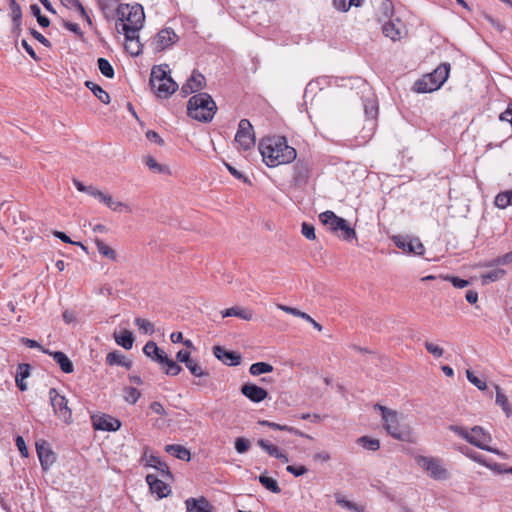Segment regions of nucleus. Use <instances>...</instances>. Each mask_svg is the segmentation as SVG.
I'll use <instances>...</instances> for the list:
<instances>
[{
    "label": "nucleus",
    "instance_id": "1",
    "mask_svg": "<svg viewBox=\"0 0 512 512\" xmlns=\"http://www.w3.org/2000/svg\"><path fill=\"white\" fill-rule=\"evenodd\" d=\"M259 152L268 167L289 164L297 157L296 149L288 145L284 136L264 137L259 142Z\"/></svg>",
    "mask_w": 512,
    "mask_h": 512
},
{
    "label": "nucleus",
    "instance_id": "2",
    "mask_svg": "<svg viewBox=\"0 0 512 512\" xmlns=\"http://www.w3.org/2000/svg\"><path fill=\"white\" fill-rule=\"evenodd\" d=\"M116 29L123 32L124 36L131 37L139 32L145 21L143 7L140 4H119L116 7Z\"/></svg>",
    "mask_w": 512,
    "mask_h": 512
},
{
    "label": "nucleus",
    "instance_id": "3",
    "mask_svg": "<svg viewBox=\"0 0 512 512\" xmlns=\"http://www.w3.org/2000/svg\"><path fill=\"white\" fill-rule=\"evenodd\" d=\"M216 110L215 101L206 92L193 95L187 103L188 116L204 123L212 121Z\"/></svg>",
    "mask_w": 512,
    "mask_h": 512
},
{
    "label": "nucleus",
    "instance_id": "4",
    "mask_svg": "<svg viewBox=\"0 0 512 512\" xmlns=\"http://www.w3.org/2000/svg\"><path fill=\"white\" fill-rule=\"evenodd\" d=\"M450 64L442 63L433 72L424 75L414 84L417 93H430L438 90L447 80L450 72Z\"/></svg>",
    "mask_w": 512,
    "mask_h": 512
},
{
    "label": "nucleus",
    "instance_id": "5",
    "mask_svg": "<svg viewBox=\"0 0 512 512\" xmlns=\"http://www.w3.org/2000/svg\"><path fill=\"white\" fill-rule=\"evenodd\" d=\"M320 222L326 226L331 232L337 234L345 241L356 239V231L348 222L337 216L333 211L327 210L319 214Z\"/></svg>",
    "mask_w": 512,
    "mask_h": 512
},
{
    "label": "nucleus",
    "instance_id": "6",
    "mask_svg": "<svg viewBox=\"0 0 512 512\" xmlns=\"http://www.w3.org/2000/svg\"><path fill=\"white\" fill-rule=\"evenodd\" d=\"M374 409L381 412L383 427L390 436L402 441L408 439L409 432L399 424L397 411L380 404H375Z\"/></svg>",
    "mask_w": 512,
    "mask_h": 512
},
{
    "label": "nucleus",
    "instance_id": "7",
    "mask_svg": "<svg viewBox=\"0 0 512 512\" xmlns=\"http://www.w3.org/2000/svg\"><path fill=\"white\" fill-rule=\"evenodd\" d=\"M415 461L434 480H446L450 476L440 458L418 455Z\"/></svg>",
    "mask_w": 512,
    "mask_h": 512
},
{
    "label": "nucleus",
    "instance_id": "8",
    "mask_svg": "<svg viewBox=\"0 0 512 512\" xmlns=\"http://www.w3.org/2000/svg\"><path fill=\"white\" fill-rule=\"evenodd\" d=\"M235 142L239 147L248 151L255 146V133L251 122L248 119H241L238 124V130L235 135Z\"/></svg>",
    "mask_w": 512,
    "mask_h": 512
},
{
    "label": "nucleus",
    "instance_id": "9",
    "mask_svg": "<svg viewBox=\"0 0 512 512\" xmlns=\"http://www.w3.org/2000/svg\"><path fill=\"white\" fill-rule=\"evenodd\" d=\"M49 399L54 413L63 421L69 422L72 416L71 409L68 407V400L60 395L55 388H50Z\"/></svg>",
    "mask_w": 512,
    "mask_h": 512
},
{
    "label": "nucleus",
    "instance_id": "10",
    "mask_svg": "<svg viewBox=\"0 0 512 512\" xmlns=\"http://www.w3.org/2000/svg\"><path fill=\"white\" fill-rule=\"evenodd\" d=\"M470 439L471 440L468 441L469 444L491 453L500 454V452L497 449L492 448L488 445L492 441V436L483 427L478 425L472 427Z\"/></svg>",
    "mask_w": 512,
    "mask_h": 512
},
{
    "label": "nucleus",
    "instance_id": "11",
    "mask_svg": "<svg viewBox=\"0 0 512 512\" xmlns=\"http://www.w3.org/2000/svg\"><path fill=\"white\" fill-rule=\"evenodd\" d=\"M393 241L404 253L420 256L425 252L424 245L419 238L398 235L393 237Z\"/></svg>",
    "mask_w": 512,
    "mask_h": 512
},
{
    "label": "nucleus",
    "instance_id": "12",
    "mask_svg": "<svg viewBox=\"0 0 512 512\" xmlns=\"http://www.w3.org/2000/svg\"><path fill=\"white\" fill-rule=\"evenodd\" d=\"M179 37L172 28L160 30L153 40L154 49L158 52L163 51L178 41Z\"/></svg>",
    "mask_w": 512,
    "mask_h": 512
},
{
    "label": "nucleus",
    "instance_id": "13",
    "mask_svg": "<svg viewBox=\"0 0 512 512\" xmlns=\"http://www.w3.org/2000/svg\"><path fill=\"white\" fill-rule=\"evenodd\" d=\"M91 420L95 430L117 431L121 427V422L118 419L107 414L93 415Z\"/></svg>",
    "mask_w": 512,
    "mask_h": 512
},
{
    "label": "nucleus",
    "instance_id": "14",
    "mask_svg": "<svg viewBox=\"0 0 512 512\" xmlns=\"http://www.w3.org/2000/svg\"><path fill=\"white\" fill-rule=\"evenodd\" d=\"M214 356L227 366H237L241 363V355L238 352L225 349L223 346L213 347Z\"/></svg>",
    "mask_w": 512,
    "mask_h": 512
},
{
    "label": "nucleus",
    "instance_id": "15",
    "mask_svg": "<svg viewBox=\"0 0 512 512\" xmlns=\"http://www.w3.org/2000/svg\"><path fill=\"white\" fill-rule=\"evenodd\" d=\"M205 85V77L201 73L193 71L191 77L181 87V94L183 97H186L193 92L200 91Z\"/></svg>",
    "mask_w": 512,
    "mask_h": 512
},
{
    "label": "nucleus",
    "instance_id": "16",
    "mask_svg": "<svg viewBox=\"0 0 512 512\" xmlns=\"http://www.w3.org/2000/svg\"><path fill=\"white\" fill-rule=\"evenodd\" d=\"M241 393L250 401L259 403L268 396L267 391L253 383H245L241 386Z\"/></svg>",
    "mask_w": 512,
    "mask_h": 512
},
{
    "label": "nucleus",
    "instance_id": "17",
    "mask_svg": "<svg viewBox=\"0 0 512 512\" xmlns=\"http://www.w3.org/2000/svg\"><path fill=\"white\" fill-rule=\"evenodd\" d=\"M146 481L153 493H156L159 498L167 497L171 493V488L164 481L157 478V476L148 474Z\"/></svg>",
    "mask_w": 512,
    "mask_h": 512
},
{
    "label": "nucleus",
    "instance_id": "18",
    "mask_svg": "<svg viewBox=\"0 0 512 512\" xmlns=\"http://www.w3.org/2000/svg\"><path fill=\"white\" fill-rule=\"evenodd\" d=\"M293 180L295 185H303L307 182L310 175V165L304 160H298L294 165Z\"/></svg>",
    "mask_w": 512,
    "mask_h": 512
},
{
    "label": "nucleus",
    "instance_id": "19",
    "mask_svg": "<svg viewBox=\"0 0 512 512\" xmlns=\"http://www.w3.org/2000/svg\"><path fill=\"white\" fill-rule=\"evenodd\" d=\"M159 98H168L178 89V84L172 79L160 81L155 86H151Z\"/></svg>",
    "mask_w": 512,
    "mask_h": 512
},
{
    "label": "nucleus",
    "instance_id": "20",
    "mask_svg": "<svg viewBox=\"0 0 512 512\" xmlns=\"http://www.w3.org/2000/svg\"><path fill=\"white\" fill-rule=\"evenodd\" d=\"M42 352L52 356L53 360L59 365V367L61 368V370L64 373L69 374V373L73 372V370H74L73 363L65 353H63L61 351L51 352L46 349H42Z\"/></svg>",
    "mask_w": 512,
    "mask_h": 512
},
{
    "label": "nucleus",
    "instance_id": "21",
    "mask_svg": "<svg viewBox=\"0 0 512 512\" xmlns=\"http://www.w3.org/2000/svg\"><path fill=\"white\" fill-rule=\"evenodd\" d=\"M382 31L386 37L396 41L402 36L403 24L399 19L395 21L389 19V21L383 25Z\"/></svg>",
    "mask_w": 512,
    "mask_h": 512
},
{
    "label": "nucleus",
    "instance_id": "22",
    "mask_svg": "<svg viewBox=\"0 0 512 512\" xmlns=\"http://www.w3.org/2000/svg\"><path fill=\"white\" fill-rule=\"evenodd\" d=\"M31 366L27 363H21L17 367L15 381L20 391H26L28 389L25 379L30 376Z\"/></svg>",
    "mask_w": 512,
    "mask_h": 512
},
{
    "label": "nucleus",
    "instance_id": "23",
    "mask_svg": "<svg viewBox=\"0 0 512 512\" xmlns=\"http://www.w3.org/2000/svg\"><path fill=\"white\" fill-rule=\"evenodd\" d=\"M187 512H212L209 509V502L206 498H188L185 501Z\"/></svg>",
    "mask_w": 512,
    "mask_h": 512
},
{
    "label": "nucleus",
    "instance_id": "24",
    "mask_svg": "<svg viewBox=\"0 0 512 512\" xmlns=\"http://www.w3.org/2000/svg\"><path fill=\"white\" fill-rule=\"evenodd\" d=\"M106 363L110 366L119 365L127 369L132 367V361L126 359L125 356L118 350L109 352L106 356Z\"/></svg>",
    "mask_w": 512,
    "mask_h": 512
},
{
    "label": "nucleus",
    "instance_id": "25",
    "mask_svg": "<svg viewBox=\"0 0 512 512\" xmlns=\"http://www.w3.org/2000/svg\"><path fill=\"white\" fill-rule=\"evenodd\" d=\"M165 451L168 454L182 461H190L191 459L190 451L186 447L179 444L166 445Z\"/></svg>",
    "mask_w": 512,
    "mask_h": 512
},
{
    "label": "nucleus",
    "instance_id": "26",
    "mask_svg": "<svg viewBox=\"0 0 512 512\" xmlns=\"http://www.w3.org/2000/svg\"><path fill=\"white\" fill-rule=\"evenodd\" d=\"M147 465L160 471L161 475L166 479L173 478V475L170 472L168 465L165 462L161 461V459L158 456L150 455L147 458Z\"/></svg>",
    "mask_w": 512,
    "mask_h": 512
},
{
    "label": "nucleus",
    "instance_id": "27",
    "mask_svg": "<svg viewBox=\"0 0 512 512\" xmlns=\"http://www.w3.org/2000/svg\"><path fill=\"white\" fill-rule=\"evenodd\" d=\"M36 450L43 470L49 469L55 461L54 453L50 449L38 444L36 445Z\"/></svg>",
    "mask_w": 512,
    "mask_h": 512
},
{
    "label": "nucleus",
    "instance_id": "28",
    "mask_svg": "<svg viewBox=\"0 0 512 512\" xmlns=\"http://www.w3.org/2000/svg\"><path fill=\"white\" fill-rule=\"evenodd\" d=\"M125 37V49L132 56H138L142 53V44L139 40V32L134 33L131 37Z\"/></svg>",
    "mask_w": 512,
    "mask_h": 512
},
{
    "label": "nucleus",
    "instance_id": "29",
    "mask_svg": "<svg viewBox=\"0 0 512 512\" xmlns=\"http://www.w3.org/2000/svg\"><path fill=\"white\" fill-rule=\"evenodd\" d=\"M115 342L126 350H130L134 343L133 333L129 330H123L119 334L114 333Z\"/></svg>",
    "mask_w": 512,
    "mask_h": 512
},
{
    "label": "nucleus",
    "instance_id": "30",
    "mask_svg": "<svg viewBox=\"0 0 512 512\" xmlns=\"http://www.w3.org/2000/svg\"><path fill=\"white\" fill-rule=\"evenodd\" d=\"M167 65L155 66L151 70L149 83L151 86H155L160 81H166V79L172 78L168 75L166 70Z\"/></svg>",
    "mask_w": 512,
    "mask_h": 512
},
{
    "label": "nucleus",
    "instance_id": "31",
    "mask_svg": "<svg viewBox=\"0 0 512 512\" xmlns=\"http://www.w3.org/2000/svg\"><path fill=\"white\" fill-rule=\"evenodd\" d=\"M221 313H222L223 318L235 316V317H239L243 320L250 321L253 317V313L250 310L243 309L238 306H234V307L225 309Z\"/></svg>",
    "mask_w": 512,
    "mask_h": 512
},
{
    "label": "nucleus",
    "instance_id": "32",
    "mask_svg": "<svg viewBox=\"0 0 512 512\" xmlns=\"http://www.w3.org/2000/svg\"><path fill=\"white\" fill-rule=\"evenodd\" d=\"M143 353L151 358L153 361H156L159 363L160 358H164L166 355L163 351L159 349L157 344L154 341H148L145 346L143 347Z\"/></svg>",
    "mask_w": 512,
    "mask_h": 512
},
{
    "label": "nucleus",
    "instance_id": "33",
    "mask_svg": "<svg viewBox=\"0 0 512 512\" xmlns=\"http://www.w3.org/2000/svg\"><path fill=\"white\" fill-rule=\"evenodd\" d=\"M85 86L97 97L103 104L110 103L109 94L98 84L92 81H86Z\"/></svg>",
    "mask_w": 512,
    "mask_h": 512
},
{
    "label": "nucleus",
    "instance_id": "34",
    "mask_svg": "<svg viewBox=\"0 0 512 512\" xmlns=\"http://www.w3.org/2000/svg\"><path fill=\"white\" fill-rule=\"evenodd\" d=\"M61 2L65 7L69 9H76L79 12L81 18L84 19L88 23V25H92V20L90 16L88 15L84 6L79 0H61Z\"/></svg>",
    "mask_w": 512,
    "mask_h": 512
},
{
    "label": "nucleus",
    "instance_id": "35",
    "mask_svg": "<svg viewBox=\"0 0 512 512\" xmlns=\"http://www.w3.org/2000/svg\"><path fill=\"white\" fill-rule=\"evenodd\" d=\"M495 389H496V399H495L496 404L502 408V410L504 411V413L506 414L507 417H510V415L512 414V407L508 401V398L502 392L501 388L498 385L495 386Z\"/></svg>",
    "mask_w": 512,
    "mask_h": 512
},
{
    "label": "nucleus",
    "instance_id": "36",
    "mask_svg": "<svg viewBox=\"0 0 512 512\" xmlns=\"http://www.w3.org/2000/svg\"><path fill=\"white\" fill-rule=\"evenodd\" d=\"M9 8H10V17L12 19V22L15 26V28H19L22 24V10L20 5L17 3L16 0H10L9 1Z\"/></svg>",
    "mask_w": 512,
    "mask_h": 512
},
{
    "label": "nucleus",
    "instance_id": "37",
    "mask_svg": "<svg viewBox=\"0 0 512 512\" xmlns=\"http://www.w3.org/2000/svg\"><path fill=\"white\" fill-rule=\"evenodd\" d=\"M159 364L165 365V373L170 376H176L182 371V367L167 355L159 359Z\"/></svg>",
    "mask_w": 512,
    "mask_h": 512
},
{
    "label": "nucleus",
    "instance_id": "38",
    "mask_svg": "<svg viewBox=\"0 0 512 512\" xmlns=\"http://www.w3.org/2000/svg\"><path fill=\"white\" fill-rule=\"evenodd\" d=\"M101 203L105 204L108 208H110L113 211L120 212V211H122V209H125L128 212L131 211L130 208L125 203L120 202V201H115L112 198V196L109 194H104V196L101 200Z\"/></svg>",
    "mask_w": 512,
    "mask_h": 512
},
{
    "label": "nucleus",
    "instance_id": "39",
    "mask_svg": "<svg viewBox=\"0 0 512 512\" xmlns=\"http://www.w3.org/2000/svg\"><path fill=\"white\" fill-rule=\"evenodd\" d=\"M95 245L97 247L98 252L103 255L104 257L116 261L117 260V254L114 249L106 245L101 239L96 238L95 239Z\"/></svg>",
    "mask_w": 512,
    "mask_h": 512
},
{
    "label": "nucleus",
    "instance_id": "40",
    "mask_svg": "<svg viewBox=\"0 0 512 512\" xmlns=\"http://www.w3.org/2000/svg\"><path fill=\"white\" fill-rule=\"evenodd\" d=\"M494 203L498 208L501 209H505L506 207L512 205V190L498 193L495 197Z\"/></svg>",
    "mask_w": 512,
    "mask_h": 512
},
{
    "label": "nucleus",
    "instance_id": "41",
    "mask_svg": "<svg viewBox=\"0 0 512 512\" xmlns=\"http://www.w3.org/2000/svg\"><path fill=\"white\" fill-rule=\"evenodd\" d=\"M273 369V366L269 363L256 362L250 366L249 372L253 376H259L261 374L270 373L273 371Z\"/></svg>",
    "mask_w": 512,
    "mask_h": 512
},
{
    "label": "nucleus",
    "instance_id": "42",
    "mask_svg": "<svg viewBox=\"0 0 512 512\" xmlns=\"http://www.w3.org/2000/svg\"><path fill=\"white\" fill-rule=\"evenodd\" d=\"M506 274V271L504 269H494L492 271H489L487 273H484L481 275V280L483 284H488L490 282H495L501 278H503Z\"/></svg>",
    "mask_w": 512,
    "mask_h": 512
},
{
    "label": "nucleus",
    "instance_id": "43",
    "mask_svg": "<svg viewBox=\"0 0 512 512\" xmlns=\"http://www.w3.org/2000/svg\"><path fill=\"white\" fill-rule=\"evenodd\" d=\"M357 443L363 448L370 451H377L380 448V442L378 439L371 438L369 436H362L357 439Z\"/></svg>",
    "mask_w": 512,
    "mask_h": 512
},
{
    "label": "nucleus",
    "instance_id": "44",
    "mask_svg": "<svg viewBox=\"0 0 512 512\" xmlns=\"http://www.w3.org/2000/svg\"><path fill=\"white\" fill-rule=\"evenodd\" d=\"M259 482L262 484L263 487H265L267 490L273 493L278 494L281 492V488L279 487L277 481L272 477L261 475L259 476Z\"/></svg>",
    "mask_w": 512,
    "mask_h": 512
},
{
    "label": "nucleus",
    "instance_id": "45",
    "mask_svg": "<svg viewBox=\"0 0 512 512\" xmlns=\"http://www.w3.org/2000/svg\"><path fill=\"white\" fill-rule=\"evenodd\" d=\"M98 69L107 78L112 79L115 75V71L110 62L105 58H98L97 60Z\"/></svg>",
    "mask_w": 512,
    "mask_h": 512
},
{
    "label": "nucleus",
    "instance_id": "46",
    "mask_svg": "<svg viewBox=\"0 0 512 512\" xmlns=\"http://www.w3.org/2000/svg\"><path fill=\"white\" fill-rule=\"evenodd\" d=\"M380 18L379 20L391 19L394 15V5L391 0H383L380 5Z\"/></svg>",
    "mask_w": 512,
    "mask_h": 512
},
{
    "label": "nucleus",
    "instance_id": "47",
    "mask_svg": "<svg viewBox=\"0 0 512 512\" xmlns=\"http://www.w3.org/2000/svg\"><path fill=\"white\" fill-rule=\"evenodd\" d=\"M460 452L465 454L467 457L472 459L473 461L482 464L484 466L490 467V465L485 461L484 457L477 453L476 451L468 448L467 446H463L459 448Z\"/></svg>",
    "mask_w": 512,
    "mask_h": 512
},
{
    "label": "nucleus",
    "instance_id": "48",
    "mask_svg": "<svg viewBox=\"0 0 512 512\" xmlns=\"http://www.w3.org/2000/svg\"><path fill=\"white\" fill-rule=\"evenodd\" d=\"M185 366L195 377H207L209 375L193 358Z\"/></svg>",
    "mask_w": 512,
    "mask_h": 512
},
{
    "label": "nucleus",
    "instance_id": "49",
    "mask_svg": "<svg viewBox=\"0 0 512 512\" xmlns=\"http://www.w3.org/2000/svg\"><path fill=\"white\" fill-rule=\"evenodd\" d=\"M512 263V251L502 255L498 256L484 264L485 267H494L499 265H508Z\"/></svg>",
    "mask_w": 512,
    "mask_h": 512
},
{
    "label": "nucleus",
    "instance_id": "50",
    "mask_svg": "<svg viewBox=\"0 0 512 512\" xmlns=\"http://www.w3.org/2000/svg\"><path fill=\"white\" fill-rule=\"evenodd\" d=\"M30 10L32 15L36 17L37 22L41 27L46 28L50 25V20L46 16L42 15L41 9L37 4H32L30 6Z\"/></svg>",
    "mask_w": 512,
    "mask_h": 512
},
{
    "label": "nucleus",
    "instance_id": "51",
    "mask_svg": "<svg viewBox=\"0 0 512 512\" xmlns=\"http://www.w3.org/2000/svg\"><path fill=\"white\" fill-rule=\"evenodd\" d=\"M364 112L369 120L376 119L378 115V106L374 100H366L364 102Z\"/></svg>",
    "mask_w": 512,
    "mask_h": 512
},
{
    "label": "nucleus",
    "instance_id": "52",
    "mask_svg": "<svg viewBox=\"0 0 512 512\" xmlns=\"http://www.w3.org/2000/svg\"><path fill=\"white\" fill-rule=\"evenodd\" d=\"M145 164L151 171L155 173L161 174L168 171L167 166L159 164L152 156L145 157Z\"/></svg>",
    "mask_w": 512,
    "mask_h": 512
},
{
    "label": "nucleus",
    "instance_id": "53",
    "mask_svg": "<svg viewBox=\"0 0 512 512\" xmlns=\"http://www.w3.org/2000/svg\"><path fill=\"white\" fill-rule=\"evenodd\" d=\"M124 393H125V395H124L125 401H127L130 404H135L141 396V392L137 388H134V387L124 388Z\"/></svg>",
    "mask_w": 512,
    "mask_h": 512
},
{
    "label": "nucleus",
    "instance_id": "54",
    "mask_svg": "<svg viewBox=\"0 0 512 512\" xmlns=\"http://www.w3.org/2000/svg\"><path fill=\"white\" fill-rule=\"evenodd\" d=\"M257 444L264 450L266 451L270 456L272 457H275L277 458L279 452H280V449L273 445V444H270L268 441L264 440V439H259L257 441Z\"/></svg>",
    "mask_w": 512,
    "mask_h": 512
},
{
    "label": "nucleus",
    "instance_id": "55",
    "mask_svg": "<svg viewBox=\"0 0 512 512\" xmlns=\"http://www.w3.org/2000/svg\"><path fill=\"white\" fill-rule=\"evenodd\" d=\"M134 324L145 334H152L154 332L153 324L146 319L136 318Z\"/></svg>",
    "mask_w": 512,
    "mask_h": 512
},
{
    "label": "nucleus",
    "instance_id": "56",
    "mask_svg": "<svg viewBox=\"0 0 512 512\" xmlns=\"http://www.w3.org/2000/svg\"><path fill=\"white\" fill-rule=\"evenodd\" d=\"M115 4L116 0H107V2L100 4L105 18L110 19L116 16V9L113 8Z\"/></svg>",
    "mask_w": 512,
    "mask_h": 512
},
{
    "label": "nucleus",
    "instance_id": "57",
    "mask_svg": "<svg viewBox=\"0 0 512 512\" xmlns=\"http://www.w3.org/2000/svg\"><path fill=\"white\" fill-rule=\"evenodd\" d=\"M466 376L468 381L475 385L479 390L483 391L487 388L486 382L475 376L470 370L466 371Z\"/></svg>",
    "mask_w": 512,
    "mask_h": 512
},
{
    "label": "nucleus",
    "instance_id": "58",
    "mask_svg": "<svg viewBox=\"0 0 512 512\" xmlns=\"http://www.w3.org/2000/svg\"><path fill=\"white\" fill-rule=\"evenodd\" d=\"M250 448V441L244 437H238L235 440V450L240 453H246Z\"/></svg>",
    "mask_w": 512,
    "mask_h": 512
},
{
    "label": "nucleus",
    "instance_id": "59",
    "mask_svg": "<svg viewBox=\"0 0 512 512\" xmlns=\"http://www.w3.org/2000/svg\"><path fill=\"white\" fill-rule=\"evenodd\" d=\"M336 503L341 506V507H344V508H347L348 510L350 511H353V512H360V508L357 506V504H355L354 502L352 501H349V500H346L345 498L343 497H340V496H336Z\"/></svg>",
    "mask_w": 512,
    "mask_h": 512
},
{
    "label": "nucleus",
    "instance_id": "60",
    "mask_svg": "<svg viewBox=\"0 0 512 512\" xmlns=\"http://www.w3.org/2000/svg\"><path fill=\"white\" fill-rule=\"evenodd\" d=\"M448 429L458 435L459 437L463 438L467 442L470 441V433L463 428L462 426L458 425H449Z\"/></svg>",
    "mask_w": 512,
    "mask_h": 512
},
{
    "label": "nucleus",
    "instance_id": "61",
    "mask_svg": "<svg viewBox=\"0 0 512 512\" xmlns=\"http://www.w3.org/2000/svg\"><path fill=\"white\" fill-rule=\"evenodd\" d=\"M448 429L458 435L459 437L463 438L467 442L470 441V433L463 428L462 426L458 425H449Z\"/></svg>",
    "mask_w": 512,
    "mask_h": 512
},
{
    "label": "nucleus",
    "instance_id": "62",
    "mask_svg": "<svg viewBox=\"0 0 512 512\" xmlns=\"http://www.w3.org/2000/svg\"><path fill=\"white\" fill-rule=\"evenodd\" d=\"M301 232L309 240H314L316 238L315 228L312 224L303 222Z\"/></svg>",
    "mask_w": 512,
    "mask_h": 512
},
{
    "label": "nucleus",
    "instance_id": "63",
    "mask_svg": "<svg viewBox=\"0 0 512 512\" xmlns=\"http://www.w3.org/2000/svg\"><path fill=\"white\" fill-rule=\"evenodd\" d=\"M426 350L431 353L434 357H441L444 353L443 348L439 347L438 345H435L429 341H426L424 344Z\"/></svg>",
    "mask_w": 512,
    "mask_h": 512
},
{
    "label": "nucleus",
    "instance_id": "64",
    "mask_svg": "<svg viewBox=\"0 0 512 512\" xmlns=\"http://www.w3.org/2000/svg\"><path fill=\"white\" fill-rule=\"evenodd\" d=\"M445 280L451 282L455 288H459V289L465 288L469 285L468 280H465V279H462V278H459L456 276H446Z\"/></svg>",
    "mask_w": 512,
    "mask_h": 512
}]
</instances>
